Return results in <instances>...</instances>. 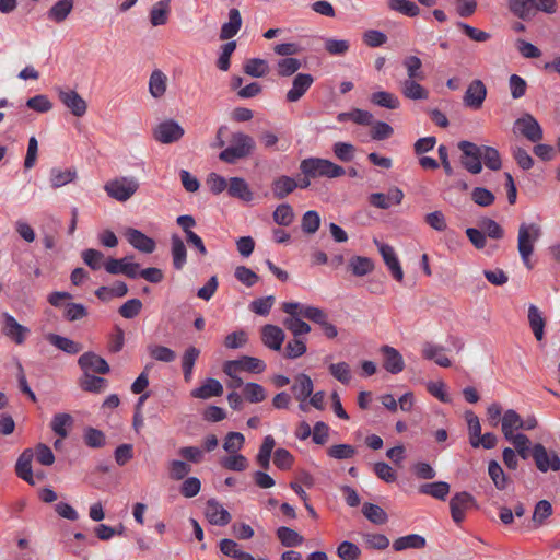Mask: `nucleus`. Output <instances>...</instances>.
<instances>
[{"label": "nucleus", "mask_w": 560, "mask_h": 560, "mask_svg": "<svg viewBox=\"0 0 560 560\" xmlns=\"http://www.w3.org/2000/svg\"><path fill=\"white\" fill-rule=\"evenodd\" d=\"M541 228L537 223H521L517 233V250L522 262L527 269L533 268L532 255L535 244L541 236Z\"/></svg>", "instance_id": "f257e3e1"}, {"label": "nucleus", "mask_w": 560, "mask_h": 560, "mask_svg": "<svg viewBox=\"0 0 560 560\" xmlns=\"http://www.w3.org/2000/svg\"><path fill=\"white\" fill-rule=\"evenodd\" d=\"M301 173L305 176L337 178L346 174L342 166L327 159L307 158L300 163Z\"/></svg>", "instance_id": "f03ea898"}, {"label": "nucleus", "mask_w": 560, "mask_h": 560, "mask_svg": "<svg viewBox=\"0 0 560 560\" xmlns=\"http://www.w3.org/2000/svg\"><path fill=\"white\" fill-rule=\"evenodd\" d=\"M255 149L254 139L243 132H234L231 138V144L220 152L221 161L234 164L236 161L252 154Z\"/></svg>", "instance_id": "7ed1b4c3"}, {"label": "nucleus", "mask_w": 560, "mask_h": 560, "mask_svg": "<svg viewBox=\"0 0 560 560\" xmlns=\"http://www.w3.org/2000/svg\"><path fill=\"white\" fill-rule=\"evenodd\" d=\"M139 188L138 182L132 177H120L107 182L104 186L107 195L118 201H127Z\"/></svg>", "instance_id": "20e7f679"}, {"label": "nucleus", "mask_w": 560, "mask_h": 560, "mask_svg": "<svg viewBox=\"0 0 560 560\" xmlns=\"http://www.w3.org/2000/svg\"><path fill=\"white\" fill-rule=\"evenodd\" d=\"M458 149L462 151L460 163L471 174H479L482 171L480 145L470 141H460Z\"/></svg>", "instance_id": "39448f33"}, {"label": "nucleus", "mask_w": 560, "mask_h": 560, "mask_svg": "<svg viewBox=\"0 0 560 560\" xmlns=\"http://www.w3.org/2000/svg\"><path fill=\"white\" fill-rule=\"evenodd\" d=\"M532 458L541 472L548 470H560V458L555 451H548L541 443H536L532 447Z\"/></svg>", "instance_id": "423d86ee"}, {"label": "nucleus", "mask_w": 560, "mask_h": 560, "mask_svg": "<svg viewBox=\"0 0 560 560\" xmlns=\"http://www.w3.org/2000/svg\"><path fill=\"white\" fill-rule=\"evenodd\" d=\"M282 311L289 315H301L302 317L319 326L325 324V320L328 319V315L323 308L311 305H302L298 302L283 303Z\"/></svg>", "instance_id": "0eeeda50"}, {"label": "nucleus", "mask_w": 560, "mask_h": 560, "mask_svg": "<svg viewBox=\"0 0 560 560\" xmlns=\"http://www.w3.org/2000/svg\"><path fill=\"white\" fill-rule=\"evenodd\" d=\"M184 133V128L173 119L164 120L153 129V138L164 144L177 142Z\"/></svg>", "instance_id": "6e6552de"}, {"label": "nucleus", "mask_w": 560, "mask_h": 560, "mask_svg": "<svg viewBox=\"0 0 560 560\" xmlns=\"http://www.w3.org/2000/svg\"><path fill=\"white\" fill-rule=\"evenodd\" d=\"M2 327L1 332L12 340L16 345H23L30 335L31 330L21 325L14 316L9 314L8 312L2 313Z\"/></svg>", "instance_id": "1a4fd4ad"}, {"label": "nucleus", "mask_w": 560, "mask_h": 560, "mask_svg": "<svg viewBox=\"0 0 560 560\" xmlns=\"http://www.w3.org/2000/svg\"><path fill=\"white\" fill-rule=\"evenodd\" d=\"M58 97L60 102L71 112L75 117H82L88 110L86 102L74 90H58Z\"/></svg>", "instance_id": "9d476101"}, {"label": "nucleus", "mask_w": 560, "mask_h": 560, "mask_svg": "<svg viewBox=\"0 0 560 560\" xmlns=\"http://www.w3.org/2000/svg\"><path fill=\"white\" fill-rule=\"evenodd\" d=\"M475 504L474 497L468 492H458L450 501L451 515L456 524L465 518V513Z\"/></svg>", "instance_id": "9b49d317"}, {"label": "nucleus", "mask_w": 560, "mask_h": 560, "mask_svg": "<svg viewBox=\"0 0 560 560\" xmlns=\"http://www.w3.org/2000/svg\"><path fill=\"white\" fill-rule=\"evenodd\" d=\"M515 125L518 127L521 133L530 142L537 143L544 137L542 128L537 119L530 114H525L518 118L515 121Z\"/></svg>", "instance_id": "f8f14e48"}, {"label": "nucleus", "mask_w": 560, "mask_h": 560, "mask_svg": "<svg viewBox=\"0 0 560 560\" xmlns=\"http://www.w3.org/2000/svg\"><path fill=\"white\" fill-rule=\"evenodd\" d=\"M78 364L84 373L93 372L97 374H107L110 371L107 361L94 352L83 353L79 358Z\"/></svg>", "instance_id": "ddd939ff"}, {"label": "nucleus", "mask_w": 560, "mask_h": 560, "mask_svg": "<svg viewBox=\"0 0 560 560\" xmlns=\"http://www.w3.org/2000/svg\"><path fill=\"white\" fill-rule=\"evenodd\" d=\"M487 96V88L481 80H474L467 88L464 95L466 106L478 109L482 106Z\"/></svg>", "instance_id": "4468645a"}, {"label": "nucleus", "mask_w": 560, "mask_h": 560, "mask_svg": "<svg viewBox=\"0 0 560 560\" xmlns=\"http://www.w3.org/2000/svg\"><path fill=\"white\" fill-rule=\"evenodd\" d=\"M125 235L129 244L137 250L144 254H151L155 250V241L147 236L141 231L133 228H129L127 229Z\"/></svg>", "instance_id": "2eb2a0df"}, {"label": "nucleus", "mask_w": 560, "mask_h": 560, "mask_svg": "<svg viewBox=\"0 0 560 560\" xmlns=\"http://www.w3.org/2000/svg\"><path fill=\"white\" fill-rule=\"evenodd\" d=\"M404 199V192L398 187H393L389 189L388 194L374 192L369 197L370 203L378 209L386 210L392 205H400Z\"/></svg>", "instance_id": "dca6fc26"}, {"label": "nucleus", "mask_w": 560, "mask_h": 560, "mask_svg": "<svg viewBox=\"0 0 560 560\" xmlns=\"http://www.w3.org/2000/svg\"><path fill=\"white\" fill-rule=\"evenodd\" d=\"M380 351L383 354V368L387 372L398 374L404 371L405 362L397 349L385 345L381 347Z\"/></svg>", "instance_id": "f3484780"}, {"label": "nucleus", "mask_w": 560, "mask_h": 560, "mask_svg": "<svg viewBox=\"0 0 560 560\" xmlns=\"http://www.w3.org/2000/svg\"><path fill=\"white\" fill-rule=\"evenodd\" d=\"M314 83V78L310 73H298L292 82V88L287 92V101L290 103L298 102L307 92Z\"/></svg>", "instance_id": "a211bd4d"}, {"label": "nucleus", "mask_w": 560, "mask_h": 560, "mask_svg": "<svg viewBox=\"0 0 560 560\" xmlns=\"http://www.w3.org/2000/svg\"><path fill=\"white\" fill-rule=\"evenodd\" d=\"M376 244L378 245V250L383 257L385 265L389 269L392 276L394 277L395 280L401 282L404 279V271L394 248L387 244L377 242Z\"/></svg>", "instance_id": "6ab92c4d"}, {"label": "nucleus", "mask_w": 560, "mask_h": 560, "mask_svg": "<svg viewBox=\"0 0 560 560\" xmlns=\"http://www.w3.org/2000/svg\"><path fill=\"white\" fill-rule=\"evenodd\" d=\"M206 517L209 523L225 526L231 522V514L218 501L209 500L206 505Z\"/></svg>", "instance_id": "aec40b11"}, {"label": "nucleus", "mask_w": 560, "mask_h": 560, "mask_svg": "<svg viewBox=\"0 0 560 560\" xmlns=\"http://www.w3.org/2000/svg\"><path fill=\"white\" fill-rule=\"evenodd\" d=\"M284 337V331L276 325L268 324L261 328V341L269 349L279 351Z\"/></svg>", "instance_id": "412c9836"}, {"label": "nucleus", "mask_w": 560, "mask_h": 560, "mask_svg": "<svg viewBox=\"0 0 560 560\" xmlns=\"http://www.w3.org/2000/svg\"><path fill=\"white\" fill-rule=\"evenodd\" d=\"M522 417L514 410H506L501 419V430L504 438L509 441L516 436V430H521Z\"/></svg>", "instance_id": "4be33fe9"}, {"label": "nucleus", "mask_w": 560, "mask_h": 560, "mask_svg": "<svg viewBox=\"0 0 560 560\" xmlns=\"http://www.w3.org/2000/svg\"><path fill=\"white\" fill-rule=\"evenodd\" d=\"M445 348L432 342H424L422 346V357L425 360H432L442 368L451 366V360L444 354Z\"/></svg>", "instance_id": "5701e85b"}, {"label": "nucleus", "mask_w": 560, "mask_h": 560, "mask_svg": "<svg viewBox=\"0 0 560 560\" xmlns=\"http://www.w3.org/2000/svg\"><path fill=\"white\" fill-rule=\"evenodd\" d=\"M313 389L314 384L312 378L304 373H300L295 376L291 387L294 398L299 401L306 400L312 395Z\"/></svg>", "instance_id": "b1692460"}, {"label": "nucleus", "mask_w": 560, "mask_h": 560, "mask_svg": "<svg viewBox=\"0 0 560 560\" xmlns=\"http://www.w3.org/2000/svg\"><path fill=\"white\" fill-rule=\"evenodd\" d=\"M296 189V180L290 176L281 175L271 183V191L276 199L281 200Z\"/></svg>", "instance_id": "393cba45"}, {"label": "nucleus", "mask_w": 560, "mask_h": 560, "mask_svg": "<svg viewBox=\"0 0 560 560\" xmlns=\"http://www.w3.org/2000/svg\"><path fill=\"white\" fill-rule=\"evenodd\" d=\"M242 27V16L237 9L229 10V21L223 23L220 31V39L228 40L234 37Z\"/></svg>", "instance_id": "a878e982"}, {"label": "nucleus", "mask_w": 560, "mask_h": 560, "mask_svg": "<svg viewBox=\"0 0 560 560\" xmlns=\"http://www.w3.org/2000/svg\"><path fill=\"white\" fill-rule=\"evenodd\" d=\"M171 254L174 268L182 270L187 261V249L184 241L177 234L171 236Z\"/></svg>", "instance_id": "bb28decb"}, {"label": "nucleus", "mask_w": 560, "mask_h": 560, "mask_svg": "<svg viewBox=\"0 0 560 560\" xmlns=\"http://www.w3.org/2000/svg\"><path fill=\"white\" fill-rule=\"evenodd\" d=\"M420 81L421 80L418 79L401 81V94L406 98L412 101L427 100L429 97V92L419 83Z\"/></svg>", "instance_id": "cd10ccee"}, {"label": "nucleus", "mask_w": 560, "mask_h": 560, "mask_svg": "<svg viewBox=\"0 0 560 560\" xmlns=\"http://www.w3.org/2000/svg\"><path fill=\"white\" fill-rule=\"evenodd\" d=\"M32 450H25L19 457L15 465L16 475L28 482L30 485H35L32 471V459H33Z\"/></svg>", "instance_id": "c85d7f7f"}, {"label": "nucleus", "mask_w": 560, "mask_h": 560, "mask_svg": "<svg viewBox=\"0 0 560 560\" xmlns=\"http://www.w3.org/2000/svg\"><path fill=\"white\" fill-rule=\"evenodd\" d=\"M190 394L194 398L208 399L221 396L223 394V387L218 380L207 378L201 386L192 389Z\"/></svg>", "instance_id": "c756f323"}, {"label": "nucleus", "mask_w": 560, "mask_h": 560, "mask_svg": "<svg viewBox=\"0 0 560 560\" xmlns=\"http://www.w3.org/2000/svg\"><path fill=\"white\" fill-rule=\"evenodd\" d=\"M228 192L231 197L238 198L243 201L249 202L253 200V192L246 180L242 177L230 178Z\"/></svg>", "instance_id": "7c9ffc66"}, {"label": "nucleus", "mask_w": 560, "mask_h": 560, "mask_svg": "<svg viewBox=\"0 0 560 560\" xmlns=\"http://www.w3.org/2000/svg\"><path fill=\"white\" fill-rule=\"evenodd\" d=\"M73 425V418L70 413L59 412L56 413L50 422L52 432L61 439H66Z\"/></svg>", "instance_id": "2f4dec72"}, {"label": "nucleus", "mask_w": 560, "mask_h": 560, "mask_svg": "<svg viewBox=\"0 0 560 560\" xmlns=\"http://www.w3.org/2000/svg\"><path fill=\"white\" fill-rule=\"evenodd\" d=\"M46 340L68 354H77L82 350V346L80 343L57 334L50 332L46 335Z\"/></svg>", "instance_id": "473e14b6"}, {"label": "nucleus", "mask_w": 560, "mask_h": 560, "mask_svg": "<svg viewBox=\"0 0 560 560\" xmlns=\"http://www.w3.org/2000/svg\"><path fill=\"white\" fill-rule=\"evenodd\" d=\"M171 12V0L156 2L150 11V22L153 26L165 25Z\"/></svg>", "instance_id": "72a5a7b5"}, {"label": "nucleus", "mask_w": 560, "mask_h": 560, "mask_svg": "<svg viewBox=\"0 0 560 560\" xmlns=\"http://www.w3.org/2000/svg\"><path fill=\"white\" fill-rule=\"evenodd\" d=\"M167 88V77L159 69L152 71L149 79V92L154 98L162 97Z\"/></svg>", "instance_id": "f704fd0d"}, {"label": "nucleus", "mask_w": 560, "mask_h": 560, "mask_svg": "<svg viewBox=\"0 0 560 560\" xmlns=\"http://www.w3.org/2000/svg\"><path fill=\"white\" fill-rule=\"evenodd\" d=\"M200 355V350L195 346L188 347L182 357V369L186 382L192 378L194 366Z\"/></svg>", "instance_id": "c9c22d12"}, {"label": "nucleus", "mask_w": 560, "mask_h": 560, "mask_svg": "<svg viewBox=\"0 0 560 560\" xmlns=\"http://www.w3.org/2000/svg\"><path fill=\"white\" fill-rule=\"evenodd\" d=\"M528 322L535 338L538 341L542 340L546 322L536 305L532 304L528 307Z\"/></svg>", "instance_id": "e433bc0d"}, {"label": "nucleus", "mask_w": 560, "mask_h": 560, "mask_svg": "<svg viewBox=\"0 0 560 560\" xmlns=\"http://www.w3.org/2000/svg\"><path fill=\"white\" fill-rule=\"evenodd\" d=\"M73 9V0H58L48 11V19L56 22H63Z\"/></svg>", "instance_id": "4c0bfd02"}, {"label": "nucleus", "mask_w": 560, "mask_h": 560, "mask_svg": "<svg viewBox=\"0 0 560 560\" xmlns=\"http://www.w3.org/2000/svg\"><path fill=\"white\" fill-rule=\"evenodd\" d=\"M425 546V539L424 537L418 535V534H409L402 537L397 538L394 544L393 548L396 551H402L409 548L412 549H420Z\"/></svg>", "instance_id": "58836bf2"}, {"label": "nucleus", "mask_w": 560, "mask_h": 560, "mask_svg": "<svg viewBox=\"0 0 560 560\" xmlns=\"http://www.w3.org/2000/svg\"><path fill=\"white\" fill-rule=\"evenodd\" d=\"M402 66L406 69L407 72V79L406 80H424L425 74L422 70V61L417 56H406L402 59Z\"/></svg>", "instance_id": "ea45409f"}, {"label": "nucleus", "mask_w": 560, "mask_h": 560, "mask_svg": "<svg viewBox=\"0 0 560 560\" xmlns=\"http://www.w3.org/2000/svg\"><path fill=\"white\" fill-rule=\"evenodd\" d=\"M370 100L374 105L387 109H397L400 106L399 98L395 94L386 91H378L372 93Z\"/></svg>", "instance_id": "a19ab883"}, {"label": "nucleus", "mask_w": 560, "mask_h": 560, "mask_svg": "<svg viewBox=\"0 0 560 560\" xmlns=\"http://www.w3.org/2000/svg\"><path fill=\"white\" fill-rule=\"evenodd\" d=\"M80 387L90 393H102L107 387V380L101 376L92 375L91 373H84L80 380Z\"/></svg>", "instance_id": "79ce46f5"}, {"label": "nucleus", "mask_w": 560, "mask_h": 560, "mask_svg": "<svg viewBox=\"0 0 560 560\" xmlns=\"http://www.w3.org/2000/svg\"><path fill=\"white\" fill-rule=\"evenodd\" d=\"M419 492L443 501L450 493V485L445 481L424 483L419 488Z\"/></svg>", "instance_id": "37998d69"}, {"label": "nucleus", "mask_w": 560, "mask_h": 560, "mask_svg": "<svg viewBox=\"0 0 560 560\" xmlns=\"http://www.w3.org/2000/svg\"><path fill=\"white\" fill-rule=\"evenodd\" d=\"M349 269L357 277H363L369 275L374 269V262L369 257L353 256L349 260Z\"/></svg>", "instance_id": "c03bdc74"}, {"label": "nucleus", "mask_w": 560, "mask_h": 560, "mask_svg": "<svg viewBox=\"0 0 560 560\" xmlns=\"http://www.w3.org/2000/svg\"><path fill=\"white\" fill-rule=\"evenodd\" d=\"M77 177V171L73 168L61 170L54 167L50 171V183L54 188L62 187L72 183Z\"/></svg>", "instance_id": "a18cd8bd"}, {"label": "nucleus", "mask_w": 560, "mask_h": 560, "mask_svg": "<svg viewBox=\"0 0 560 560\" xmlns=\"http://www.w3.org/2000/svg\"><path fill=\"white\" fill-rule=\"evenodd\" d=\"M275 445L276 441L271 435L265 436L262 444L260 445L258 454L256 456V462L262 469H269L270 457Z\"/></svg>", "instance_id": "49530a36"}, {"label": "nucleus", "mask_w": 560, "mask_h": 560, "mask_svg": "<svg viewBox=\"0 0 560 560\" xmlns=\"http://www.w3.org/2000/svg\"><path fill=\"white\" fill-rule=\"evenodd\" d=\"M277 537L284 547H298L304 541L302 535L287 526H281L277 529Z\"/></svg>", "instance_id": "de8ad7c7"}, {"label": "nucleus", "mask_w": 560, "mask_h": 560, "mask_svg": "<svg viewBox=\"0 0 560 560\" xmlns=\"http://www.w3.org/2000/svg\"><path fill=\"white\" fill-rule=\"evenodd\" d=\"M508 7L515 16L527 20L533 15L534 0H509Z\"/></svg>", "instance_id": "09e8293b"}, {"label": "nucleus", "mask_w": 560, "mask_h": 560, "mask_svg": "<svg viewBox=\"0 0 560 560\" xmlns=\"http://www.w3.org/2000/svg\"><path fill=\"white\" fill-rule=\"evenodd\" d=\"M147 350L149 355L155 361L171 363L176 359L175 351L165 346L152 343L147 347Z\"/></svg>", "instance_id": "8fccbe9b"}, {"label": "nucleus", "mask_w": 560, "mask_h": 560, "mask_svg": "<svg viewBox=\"0 0 560 560\" xmlns=\"http://www.w3.org/2000/svg\"><path fill=\"white\" fill-rule=\"evenodd\" d=\"M220 464L223 468L231 471H244L248 467V459L244 455L235 453L223 457Z\"/></svg>", "instance_id": "3c124183"}, {"label": "nucleus", "mask_w": 560, "mask_h": 560, "mask_svg": "<svg viewBox=\"0 0 560 560\" xmlns=\"http://www.w3.org/2000/svg\"><path fill=\"white\" fill-rule=\"evenodd\" d=\"M269 71L268 62L260 58L248 59L244 65V72L253 78H261Z\"/></svg>", "instance_id": "603ef678"}, {"label": "nucleus", "mask_w": 560, "mask_h": 560, "mask_svg": "<svg viewBox=\"0 0 560 560\" xmlns=\"http://www.w3.org/2000/svg\"><path fill=\"white\" fill-rule=\"evenodd\" d=\"M362 513L370 522L376 525L385 524L388 518L386 512L381 506L373 503H364Z\"/></svg>", "instance_id": "864d4df0"}, {"label": "nucleus", "mask_w": 560, "mask_h": 560, "mask_svg": "<svg viewBox=\"0 0 560 560\" xmlns=\"http://www.w3.org/2000/svg\"><path fill=\"white\" fill-rule=\"evenodd\" d=\"M488 472L497 489H506L509 479L498 462L491 460L489 463Z\"/></svg>", "instance_id": "5fc2aeb1"}, {"label": "nucleus", "mask_w": 560, "mask_h": 560, "mask_svg": "<svg viewBox=\"0 0 560 560\" xmlns=\"http://www.w3.org/2000/svg\"><path fill=\"white\" fill-rule=\"evenodd\" d=\"M81 257L84 264L88 265L92 270H98L103 266L105 267V256L97 249H85L82 252Z\"/></svg>", "instance_id": "6e6d98bb"}, {"label": "nucleus", "mask_w": 560, "mask_h": 560, "mask_svg": "<svg viewBox=\"0 0 560 560\" xmlns=\"http://www.w3.org/2000/svg\"><path fill=\"white\" fill-rule=\"evenodd\" d=\"M355 454L357 448L351 444H335L327 448V455L338 460L350 459Z\"/></svg>", "instance_id": "4d7b16f0"}, {"label": "nucleus", "mask_w": 560, "mask_h": 560, "mask_svg": "<svg viewBox=\"0 0 560 560\" xmlns=\"http://www.w3.org/2000/svg\"><path fill=\"white\" fill-rule=\"evenodd\" d=\"M389 8L409 18H415L420 13L419 7L410 0H390Z\"/></svg>", "instance_id": "13d9d810"}, {"label": "nucleus", "mask_w": 560, "mask_h": 560, "mask_svg": "<svg viewBox=\"0 0 560 560\" xmlns=\"http://www.w3.org/2000/svg\"><path fill=\"white\" fill-rule=\"evenodd\" d=\"M272 218L278 225L288 226L294 219L293 208L289 203H281L273 211Z\"/></svg>", "instance_id": "bf43d9fd"}, {"label": "nucleus", "mask_w": 560, "mask_h": 560, "mask_svg": "<svg viewBox=\"0 0 560 560\" xmlns=\"http://www.w3.org/2000/svg\"><path fill=\"white\" fill-rule=\"evenodd\" d=\"M482 151L481 161L485 162V165L492 170L498 171L501 168V158L497 149L488 145H480Z\"/></svg>", "instance_id": "052dcab7"}, {"label": "nucleus", "mask_w": 560, "mask_h": 560, "mask_svg": "<svg viewBox=\"0 0 560 560\" xmlns=\"http://www.w3.org/2000/svg\"><path fill=\"white\" fill-rule=\"evenodd\" d=\"M515 447V453L523 459L532 457L530 441L524 433H516L514 439L509 440Z\"/></svg>", "instance_id": "680f3d73"}, {"label": "nucleus", "mask_w": 560, "mask_h": 560, "mask_svg": "<svg viewBox=\"0 0 560 560\" xmlns=\"http://www.w3.org/2000/svg\"><path fill=\"white\" fill-rule=\"evenodd\" d=\"M284 326L294 335L295 338L306 335L311 331V326L303 322L298 315H290L283 322Z\"/></svg>", "instance_id": "e2e57ef3"}, {"label": "nucleus", "mask_w": 560, "mask_h": 560, "mask_svg": "<svg viewBox=\"0 0 560 560\" xmlns=\"http://www.w3.org/2000/svg\"><path fill=\"white\" fill-rule=\"evenodd\" d=\"M245 443V438L240 432H229L224 439L223 442V448L229 454H235L238 453L243 447Z\"/></svg>", "instance_id": "0e129e2a"}, {"label": "nucleus", "mask_w": 560, "mask_h": 560, "mask_svg": "<svg viewBox=\"0 0 560 560\" xmlns=\"http://www.w3.org/2000/svg\"><path fill=\"white\" fill-rule=\"evenodd\" d=\"M84 443L92 448H100L105 445V434L95 428H86L83 434Z\"/></svg>", "instance_id": "69168bd1"}, {"label": "nucleus", "mask_w": 560, "mask_h": 560, "mask_svg": "<svg viewBox=\"0 0 560 560\" xmlns=\"http://www.w3.org/2000/svg\"><path fill=\"white\" fill-rule=\"evenodd\" d=\"M243 394L246 400L249 402H261L266 399L265 388L257 383H247L244 386Z\"/></svg>", "instance_id": "338daca9"}, {"label": "nucleus", "mask_w": 560, "mask_h": 560, "mask_svg": "<svg viewBox=\"0 0 560 560\" xmlns=\"http://www.w3.org/2000/svg\"><path fill=\"white\" fill-rule=\"evenodd\" d=\"M337 555L341 560H358L361 549L355 544L346 540L337 547Z\"/></svg>", "instance_id": "774afa93"}]
</instances>
